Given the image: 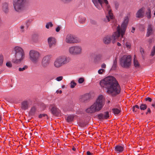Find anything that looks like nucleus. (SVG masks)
<instances>
[{
    "mask_svg": "<svg viewBox=\"0 0 155 155\" xmlns=\"http://www.w3.org/2000/svg\"><path fill=\"white\" fill-rule=\"evenodd\" d=\"M15 52V57L12 60V62L16 64H20L25 57V54L22 48L19 46L14 48Z\"/></svg>",
    "mask_w": 155,
    "mask_h": 155,
    "instance_id": "39448f33",
    "label": "nucleus"
},
{
    "mask_svg": "<svg viewBox=\"0 0 155 155\" xmlns=\"http://www.w3.org/2000/svg\"><path fill=\"white\" fill-rule=\"evenodd\" d=\"M136 109H136V108H135V110H136Z\"/></svg>",
    "mask_w": 155,
    "mask_h": 155,
    "instance_id": "052dcab7",
    "label": "nucleus"
},
{
    "mask_svg": "<svg viewBox=\"0 0 155 155\" xmlns=\"http://www.w3.org/2000/svg\"><path fill=\"white\" fill-rule=\"evenodd\" d=\"M51 56L50 55H48L44 56L42 58L41 61V64L44 68L47 67L50 62Z\"/></svg>",
    "mask_w": 155,
    "mask_h": 155,
    "instance_id": "f8f14e48",
    "label": "nucleus"
},
{
    "mask_svg": "<svg viewBox=\"0 0 155 155\" xmlns=\"http://www.w3.org/2000/svg\"><path fill=\"white\" fill-rule=\"evenodd\" d=\"M151 106L154 108H155V101L153 103L151 104Z\"/></svg>",
    "mask_w": 155,
    "mask_h": 155,
    "instance_id": "3c124183",
    "label": "nucleus"
},
{
    "mask_svg": "<svg viewBox=\"0 0 155 155\" xmlns=\"http://www.w3.org/2000/svg\"><path fill=\"white\" fill-rule=\"evenodd\" d=\"M24 26H22L21 27V28L22 29H24Z\"/></svg>",
    "mask_w": 155,
    "mask_h": 155,
    "instance_id": "4d7b16f0",
    "label": "nucleus"
},
{
    "mask_svg": "<svg viewBox=\"0 0 155 155\" xmlns=\"http://www.w3.org/2000/svg\"><path fill=\"white\" fill-rule=\"evenodd\" d=\"M147 107V106L146 104H140V108L141 110H145Z\"/></svg>",
    "mask_w": 155,
    "mask_h": 155,
    "instance_id": "393cba45",
    "label": "nucleus"
},
{
    "mask_svg": "<svg viewBox=\"0 0 155 155\" xmlns=\"http://www.w3.org/2000/svg\"><path fill=\"white\" fill-rule=\"evenodd\" d=\"M126 47L128 48H130L131 47L130 43L128 42H127L126 43Z\"/></svg>",
    "mask_w": 155,
    "mask_h": 155,
    "instance_id": "4c0bfd02",
    "label": "nucleus"
},
{
    "mask_svg": "<svg viewBox=\"0 0 155 155\" xmlns=\"http://www.w3.org/2000/svg\"><path fill=\"white\" fill-rule=\"evenodd\" d=\"M65 41L67 43L71 44L77 43L79 41L77 38L73 35L68 34L66 37Z\"/></svg>",
    "mask_w": 155,
    "mask_h": 155,
    "instance_id": "9d476101",
    "label": "nucleus"
},
{
    "mask_svg": "<svg viewBox=\"0 0 155 155\" xmlns=\"http://www.w3.org/2000/svg\"><path fill=\"white\" fill-rule=\"evenodd\" d=\"M30 58L34 63H36L39 61L40 57V53L38 51L31 50L29 52Z\"/></svg>",
    "mask_w": 155,
    "mask_h": 155,
    "instance_id": "1a4fd4ad",
    "label": "nucleus"
},
{
    "mask_svg": "<svg viewBox=\"0 0 155 155\" xmlns=\"http://www.w3.org/2000/svg\"><path fill=\"white\" fill-rule=\"evenodd\" d=\"M131 57L130 55H124L120 59V63L124 68H128L131 64Z\"/></svg>",
    "mask_w": 155,
    "mask_h": 155,
    "instance_id": "6e6552de",
    "label": "nucleus"
},
{
    "mask_svg": "<svg viewBox=\"0 0 155 155\" xmlns=\"http://www.w3.org/2000/svg\"><path fill=\"white\" fill-rule=\"evenodd\" d=\"M144 16V8H142L139 9L136 13V17L137 18H142Z\"/></svg>",
    "mask_w": 155,
    "mask_h": 155,
    "instance_id": "2eb2a0df",
    "label": "nucleus"
},
{
    "mask_svg": "<svg viewBox=\"0 0 155 155\" xmlns=\"http://www.w3.org/2000/svg\"><path fill=\"white\" fill-rule=\"evenodd\" d=\"M86 20V18L84 17L80 18L79 20V22L80 23L83 24L85 22Z\"/></svg>",
    "mask_w": 155,
    "mask_h": 155,
    "instance_id": "cd10ccee",
    "label": "nucleus"
},
{
    "mask_svg": "<svg viewBox=\"0 0 155 155\" xmlns=\"http://www.w3.org/2000/svg\"><path fill=\"white\" fill-rule=\"evenodd\" d=\"M6 65L8 67L10 68L12 66V64L10 62H8L6 63Z\"/></svg>",
    "mask_w": 155,
    "mask_h": 155,
    "instance_id": "a19ab883",
    "label": "nucleus"
},
{
    "mask_svg": "<svg viewBox=\"0 0 155 155\" xmlns=\"http://www.w3.org/2000/svg\"><path fill=\"white\" fill-rule=\"evenodd\" d=\"M134 63L135 67H137L139 66V64L138 61L135 58L134 59Z\"/></svg>",
    "mask_w": 155,
    "mask_h": 155,
    "instance_id": "bb28decb",
    "label": "nucleus"
},
{
    "mask_svg": "<svg viewBox=\"0 0 155 155\" xmlns=\"http://www.w3.org/2000/svg\"><path fill=\"white\" fill-rule=\"evenodd\" d=\"M101 87L107 90L109 94L116 96L120 92V87L117 81L113 76H108L102 80L100 82Z\"/></svg>",
    "mask_w": 155,
    "mask_h": 155,
    "instance_id": "f03ea898",
    "label": "nucleus"
},
{
    "mask_svg": "<svg viewBox=\"0 0 155 155\" xmlns=\"http://www.w3.org/2000/svg\"><path fill=\"white\" fill-rule=\"evenodd\" d=\"M51 110V113L54 115L57 116L60 113L59 110L55 106L53 105Z\"/></svg>",
    "mask_w": 155,
    "mask_h": 155,
    "instance_id": "dca6fc26",
    "label": "nucleus"
},
{
    "mask_svg": "<svg viewBox=\"0 0 155 155\" xmlns=\"http://www.w3.org/2000/svg\"><path fill=\"white\" fill-rule=\"evenodd\" d=\"M151 110L150 108H148L147 109V111L146 113V114H150L151 113Z\"/></svg>",
    "mask_w": 155,
    "mask_h": 155,
    "instance_id": "c03bdc74",
    "label": "nucleus"
},
{
    "mask_svg": "<svg viewBox=\"0 0 155 155\" xmlns=\"http://www.w3.org/2000/svg\"><path fill=\"white\" fill-rule=\"evenodd\" d=\"M87 155H92V153H91L89 151H87L86 152Z\"/></svg>",
    "mask_w": 155,
    "mask_h": 155,
    "instance_id": "09e8293b",
    "label": "nucleus"
},
{
    "mask_svg": "<svg viewBox=\"0 0 155 155\" xmlns=\"http://www.w3.org/2000/svg\"><path fill=\"white\" fill-rule=\"evenodd\" d=\"M74 118V116L73 115H71L67 117L66 120L67 122H70L73 120Z\"/></svg>",
    "mask_w": 155,
    "mask_h": 155,
    "instance_id": "5701e85b",
    "label": "nucleus"
},
{
    "mask_svg": "<svg viewBox=\"0 0 155 155\" xmlns=\"http://www.w3.org/2000/svg\"><path fill=\"white\" fill-rule=\"evenodd\" d=\"M101 67L102 68H105L106 67V65L104 63H103L101 65Z\"/></svg>",
    "mask_w": 155,
    "mask_h": 155,
    "instance_id": "a18cd8bd",
    "label": "nucleus"
},
{
    "mask_svg": "<svg viewBox=\"0 0 155 155\" xmlns=\"http://www.w3.org/2000/svg\"><path fill=\"white\" fill-rule=\"evenodd\" d=\"M129 21V18L127 16L125 17L123 22L122 23L121 28L119 25L117 26V24L116 20V24L114 25V22L112 21H110L111 23V25L113 29H116L117 31L114 32L112 36L108 35L105 36L103 39V41L105 44H109L111 41L113 43H114L117 40H119V39L120 35L122 38H123V36L124 35L128 25Z\"/></svg>",
    "mask_w": 155,
    "mask_h": 155,
    "instance_id": "f257e3e1",
    "label": "nucleus"
},
{
    "mask_svg": "<svg viewBox=\"0 0 155 155\" xmlns=\"http://www.w3.org/2000/svg\"><path fill=\"white\" fill-rule=\"evenodd\" d=\"M139 108H140V107L138 105H135L133 107V111L134 112H137V110L139 109Z\"/></svg>",
    "mask_w": 155,
    "mask_h": 155,
    "instance_id": "a878e982",
    "label": "nucleus"
},
{
    "mask_svg": "<svg viewBox=\"0 0 155 155\" xmlns=\"http://www.w3.org/2000/svg\"><path fill=\"white\" fill-rule=\"evenodd\" d=\"M155 53V46H153V48L152 50V51L151 52V55L153 56Z\"/></svg>",
    "mask_w": 155,
    "mask_h": 155,
    "instance_id": "473e14b6",
    "label": "nucleus"
},
{
    "mask_svg": "<svg viewBox=\"0 0 155 155\" xmlns=\"http://www.w3.org/2000/svg\"><path fill=\"white\" fill-rule=\"evenodd\" d=\"M71 61L70 58L65 56H61L57 58L54 61V64L57 68H59L63 65L69 63Z\"/></svg>",
    "mask_w": 155,
    "mask_h": 155,
    "instance_id": "423d86ee",
    "label": "nucleus"
},
{
    "mask_svg": "<svg viewBox=\"0 0 155 155\" xmlns=\"http://www.w3.org/2000/svg\"><path fill=\"white\" fill-rule=\"evenodd\" d=\"M105 71L104 69H99L98 71V72L99 74H103V73Z\"/></svg>",
    "mask_w": 155,
    "mask_h": 155,
    "instance_id": "f704fd0d",
    "label": "nucleus"
},
{
    "mask_svg": "<svg viewBox=\"0 0 155 155\" xmlns=\"http://www.w3.org/2000/svg\"><path fill=\"white\" fill-rule=\"evenodd\" d=\"M92 2L95 7L98 9H101L103 7V5L104 3L106 4L107 10L108 12V14L106 16L105 19V22L112 21L114 22V25L116 24V20L113 16L111 12L110 7L108 5V2L107 0H92Z\"/></svg>",
    "mask_w": 155,
    "mask_h": 155,
    "instance_id": "7ed1b4c3",
    "label": "nucleus"
},
{
    "mask_svg": "<svg viewBox=\"0 0 155 155\" xmlns=\"http://www.w3.org/2000/svg\"><path fill=\"white\" fill-rule=\"evenodd\" d=\"M3 57L2 55L1 54L0 55V66L2 65L3 62Z\"/></svg>",
    "mask_w": 155,
    "mask_h": 155,
    "instance_id": "c85d7f7f",
    "label": "nucleus"
},
{
    "mask_svg": "<svg viewBox=\"0 0 155 155\" xmlns=\"http://www.w3.org/2000/svg\"><path fill=\"white\" fill-rule=\"evenodd\" d=\"M63 79V77L62 76H60L57 77L56 79L57 81H61Z\"/></svg>",
    "mask_w": 155,
    "mask_h": 155,
    "instance_id": "37998d69",
    "label": "nucleus"
},
{
    "mask_svg": "<svg viewBox=\"0 0 155 155\" xmlns=\"http://www.w3.org/2000/svg\"><path fill=\"white\" fill-rule=\"evenodd\" d=\"M26 0H15L13 5L15 10L17 12H20L24 8Z\"/></svg>",
    "mask_w": 155,
    "mask_h": 155,
    "instance_id": "0eeeda50",
    "label": "nucleus"
},
{
    "mask_svg": "<svg viewBox=\"0 0 155 155\" xmlns=\"http://www.w3.org/2000/svg\"><path fill=\"white\" fill-rule=\"evenodd\" d=\"M153 29L151 25H148L147 29V31L146 36L147 37H149L153 33Z\"/></svg>",
    "mask_w": 155,
    "mask_h": 155,
    "instance_id": "6ab92c4d",
    "label": "nucleus"
},
{
    "mask_svg": "<svg viewBox=\"0 0 155 155\" xmlns=\"http://www.w3.org/2000/svg\"><path fill=\"white\" fill-rule=\"evenodd\" d=\"M45 116L48 117L47 115L45 114H43L39 115L38 116V118H41L42 117H44Z\"/></svg>",
    "mask_w": 155,
    "mask_h": 155,
    "instance_id": "c9c22d12",
    "label": "nucleus"
},
{
    "mask_svg": "<svg viewBox=\"0 0 155 155\" xmlns=\"http://www.w3.org/2000/svg\"><path fill=\"white\" fill-rule=\"evenodd\" d=\"M36 110V109L35 107H33L31 110L30 113L32 114H34Z\"/></svg>",
    "mask_w": 155,
    "mask_h": 155,
    "instance_id": "7c9ffc66",
    "label": "nucleus"
},
{
    "mask_svg": "<svg viewBox=\"0 0 155 155\" xmlns=\"http://www.w3.org/2000/svg\"><path fill=\"white\" fill-rule=\"evenodd\" d=\"M81 48L80 46H75L71 47L69 48V53L72 54H80L81 52Z\"/></svg>",
    "mask_w": 155,
    "mask_h": 155,
    "instance_id": "9b49d317",
    "label": "nucleus"
},
{
    "mask_svg": "<svg viewBox=\"0 0 155 155\" xmlns=\"http://www.w3.org/2000/svg\"><path fill=\"white\" fill-rule=\"evenodd\" d=\"M102 57V55L101 54L97 55L96 56V58L98 59H100Z\"/></svg>",
    "mask_w": 155,
    "mask_h": 155,
    "instance_id": "79ce46f5",
    "label": "nucleus"
},
{
    "mask_svg": "<svg viewBox=\"0 0 155 155\" xmlns=\"http://www.w3.org/2000/svg\"><path fill=\"white\" fill-rule=\"evenodd\" d=\"M104 104L103 96L100 95L97 99L96 101L86 110V112L89 114H93L98 112L101 110Z\"/></svg>",
    "mask_w": 155,
    "mask_h": 155,
    "instance_id": "20e7f679",
    "label": "nucleus"
},
{
    "mask_svg": "<svg viewBox=\"0 0 155 155\" xmlns=\"http://www.w3.org/2000/svg\"><path fill=\"white\" fill-rule=\"evenodd\" d=\"M56 93L58 94L59 93L60 94H61L62 93V91L61 90H57L56 91Z\"/></svg>",
    "mask_w": 155,
    "mask_h": 155,
    "instance_id": "8fccbe9b",
    "label": "nucleus"
},
{
    "mask_svg": "<svg viewBox=\"0 0 155 155\" xmlns=\"http://www.w3.org/2000/svg\"><path fill=\"white\" fill-rule=\"evenodd\" d=\"M32 21V20H29L27 22H26V26H27V28H28V26L30 24Z\"/></svg>",
    "mask_w": 155,
    "mask_h": 155,
    "instance_id": "e433bc0d",
    "label": "nucleus"
},
{
    "mask_svg": "<svg viewBox=\"0 0 155 155\" xmlns=\"http://www.w3.org/2000/svg\"><path fill=\"white\" fill-rule=\"evenodd\" d=\"M117 45L118 46H120L121 45V44L119 42H117Z\"/></svg>",
    "mask_w": 155,
    "mask_h": 155,
    "instance_id": "864d4df0",
    "label": "nucleus"
},
{
    "mask_svg": "<svg viewBox=\"0 0 155 155\" xmlns=\"http://www.w3.org/2000/svg\"><path fill=\"white\" fill-rule=\"evenodd\" d=\"M76 84V83L75 82L73 81H72L71 83V88H74Z\"/></svg>",
    "mask_w": 155,
    "mask_h": 155,
    "instance_id": "c756f323",
    "label": "nucleus"
},
{
    "mask_svg": "<svg viewBox=\"0 0 155 155\" xmlns=\"http://www.w3.org/2000/svg\"><path fill=\"white\" fill-rule=\"evenodd\" d=\"M48 42L49 46L51 47L53 45H55L56 43V40L52 37H50L48 39Z\"/></svg>",
    "mask_w": 155,
    "mask_h": 155,
    "instance_id": "f3484780",
    "label": "nucleus"
},
{
    "mask_svg": "<svg viewBox=\"0 0 155 155\" xmlns=\"http://www.w3.org/2000/svg\"><path fill=\"white\" fill-rule=\"evenodd\" d=\"M53 26V24H52L51 22H49L46 25V27L47 28H49V26L51 27Z\"/></svg>",
    "mask_w": 155,
    "mask_h": 155,
    "instance_id": "72a5a7b5",
    "label": "nucleus"
},
{
    "mask_svg": "<svg viewBox=\"0 0 155 155\" xmlns=\"http://www.w3.org/2000/svg\"><path fill=\"white\" fill-rule=\"evenodd\" d=\"M60 28L59 26H58L56 29V31L57 32H59L60 30Z\"/></svg>",
    "mask_w": 155,
    "mask_h": 155,
    "instance_id": "de8ad7c7",
    "label": "nucleus"
},
{
    "mask_svg": "<svg viewBox=\"0 0 155 155\" xmlns=\"http://www.w3.org/2000/svg\"><path fill=\"white\" fill-rule=\"evenodd\" d=\"M3 11L5 13H7L9 11L8 5L7 3L5 2L2 5Z\"/></svg>",
    "mask_w": 155,
    "mask_h": 155,
    "instance_id": "a211bd4d",
    "label": "nucleus"
},
{
    "mask_svg": "<svg viewBox=\"0 0 155 155\" xmlns=\"http://www.w3.org/2000/svg\"><path fill=\"white\" fill-rule=\"evenodd\" d=\"M28 103L27 101H25L21 103V108L22 109L26 110L28 108Z\"/></svg>",
    "mask_w": 155,
    "mask_h": 155,
    "instance_id": "aec40b11",
    "label": "nucleus"
},
{
    "mask_svg": "<svg viewBox=\"0 0 155 155\" xmlns=\"http://www.w3.org/2000/svg\"><path fill=\"white\" fill-rule=\"evenodd\" d=\"M124 150V146L123 145H116L114 148V150L116 153H122Z\"/></svg>",
    "mask_w": 155,
    "mask_h": 155,
    "instance_id": "4468645a",
    "label": "nucleus"
},
{
    "mask_svg": "<svg viewBox=\"0 0 155 155\" xmlns=\"http://www.w3.org/2000/svg\"><path fill=\"white\" fill-rule=\"evenodd\" d=\"M2 117L1 115L0 114V122L2 120Z\"/></svg>",
    "mask_w": 155,
    "mask_h": 155,
    "instance_id": "6e6d98bb",
    "label": "nucleus"
},
{
    "mask_svg": "<svg viewBox=\"0 0 155 155\" xmlns=\"http://www.w3.org/2000/svg\"><path fill=\"white\" fill-rule=\"evenodd\" d=\"M145 100L146 101H148L149 102H151L152 101V99L149 97H147L145 99Z\"/></svg>",
    "mask_w": 155,
    "mask_h": 155,
    "instance_id": "ea45409f",
    "label": "nucleus"
},
{
    "mask_svg": "<svg viewBox=\"0 0 155 155\" xmlns=\"http://www.w3.org/2000/svg\"><path fill=\"white\" fill-rule=\"evenodd\" d=\"M145 15L148 19H150L151 18V11L150 8H148L146 10Z\"/></svg>",
    "mask_w": 155,
    "mask_h": 155,
    "instance_id": "412c9836",
    "label": "nucleus"
},
{
    "mask_svg": "<svg viewBox=\"0 0 155 155\" xmlns=\"http://www.w3.org/2000/svg\"><path fill=\"white\" fill-rule=\"evenodd\" d=\"M64 3H66L71 1L72 0H61Z\"/></svg>",
    "mask_w": 155,
    "mask_h": 155,
    "instance_id": "49530a36",
    "label": "nucleus"
},
{
    "mask_svg": "<svg viewBox=\"0 0 155 155\" xmlns=\"http://www.w3.org/2000/svg\"><path fill=\"white\" fill-rule=\"evenodd\" d=\"M112 110L114 114H118L120 112V110L117 108H113Z\"/></svg>",
    "mask_w": 155,
    "mask_h": 155,
    "instance_id": "b1692460",
    "label": "nucleus"
},
{
    "mask_svg": "<svg viewBox=\"0 0 155 155\" xmlns=\"http://www.w3.org/2000/svg\"><path fill=\"white\" fill-rule=\"evenodd\" d=\"M97 116V118L100 120L108 119L110 117L109 113L108 111L104 112L103 113L99 114Z\"/></svg>",
    "mask_w": 155,
    "mask_h": 155,
    "instance_id": "ddd939ff",
    "label": "nucleus"
},
{
    "mask_svg": "<svg viewBox=\"0 0 155 155\" xmlns=\"http://www.w3.org/2000/svg\"><path fill=\"white\" fill-rule=\"evenodd\" d=\"M153 15H154L155 16V11H154V13Z\"/></svg>",
    "mask_w": 155,
    "mask_h": 155,
    "instance_id": "13d9d810",
    "label": "nucleus"
},
{
    "mask_svg": "<svg viewBox=\"0 0 155 155\" xmlns=\"http://www.w3.org/2000/svg\"><path fill=\"white\" fill-rule=\"evenodd\" d=\"M28 68V67L27 66L25 65L22 68H19L18 69V70L20 71H22L25 70V69H26Z\"/></svg>",
    "mask_w": 155,
    "mask_h": 155,
    "instance_id": "2f4dec72",
    "label": "nucleus"
},
{
    "mask_svg": "<svg viewBox=\"0 0 155 155\" xmlns=\"http://www.w3.org/2000/svg\"><path fill=\"white\" fill-rule=\"evenodd\" d=\"M110 102V101H108V103Z\"/></svg>",
    "mask_w": 155,
    "mask_h": 155,
    "instance_id": "bf43d9fd",
    "label": "nucleus"
},
{
    "mask_svg": "<svg viewBox=\"0 0 155 155\" xmlns=\"http://www.w3.org/2000/svg\"><path fill=\"white\" fill-rule=\"evenodd\" d=\"M117 59L116 58L114 61L112 67V69L113 70H115L117 66Z\"/></svg>",
    "mask_w": 155,
    "mask_h": 155,
    "instance_id": "4be33fe9",
    "label": "nucleus"
},
{
    "mask_svg": "<svg viewBox=\"0 0 155 155\" xmlns=\"http://www.w3.org/2000/svg\"><path fill=\"white\" fill-rule=\"evenodd\" d=\"M72 150H74V151H75L76 150V149L75 147H73L72 148Z\"/></svg>",
    "mask_w": 155,
    "mask_h": 155,
    "instance_id": "5fc2aeb1",
    "label": "nucleus"
},
{
    "mask_svg": "<svg viewBox=\"0 0 155 155\" xmlns=\"http://www.w3.org/2000/svg\"><path fill=\"white\" fill-rule=\"evenodd\" d=\"M84 81V79L83 78H80L78 80V82L79 83L81 84L83 83Z\"/></svg>",
    "mask_w": 155,
    "mask_h": 155,
    "instance_id": "58836bf2",
    "label": "nucleus"
},
{
    "mask_svg": "<svg viewBox=\"0 0 155 155\" xmlns=\"http://www.w3.org/2000/svg\"><path fill=\"white\" fill-rule=\"evenodd\" d=\"M135 30V28H132V30H131V32L132 33H134V31Z\"/></svg>",
    "mask_w": 155,
    "mask_h": 155,
    "instance_id": "603ef678",
    "label": "nucleus"
}]
</instances>
